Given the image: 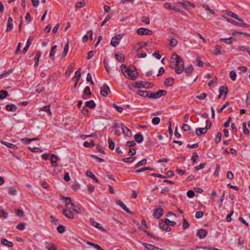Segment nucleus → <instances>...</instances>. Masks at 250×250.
<instances>
[{
  "mask_svg": "<svg viewBox=\"0 0 250 250\" xmlns=\"http://www.w3.org/2000/svg\"><path fill=\"white\" fill-rule=\"evenodd\" d=\"M175 55L176 63L174 64L173 62V65L171 64V67L175 68V72L177 74H181L184 70V62L182 59L177 54H174Z\"/></svg>",
  "mask_w": 250,
  "mask_h": 250,
  "instance_id": "nucleus-1",
  "label": "nucleus"
},
{
  "mask_svg": "<svg viewBox=\"0 0 250 250\" xmlns=\"http://www.w3.org/2000/svg\"><path fill=\"white\" fill-rule=\"evenodd\" d=\"M167 94V91L165 90H159L156 92H150L148 91L147 98L155 99L159 98L162 96H165Z\"/></svg>",
  "mask_w": 250,
  "mask_h": 250,
  "instance_id": "nucleus-2",
  "label": "nucleus"
},
{
  "mask_svg": "<svg viewBox=\"0 0 250 250\" xmlns=\"http://www.w3.org/2000/svg\"><path fill=\"white\" fill-rule=\"evenodd\" d=\"M135 67L133 66H129L128 68V69L127 70V75L128 76V77L127 76L126 78H130L132 80H135L137 77H138V73H135L134 72V70L135 69Z\"/></svg>",
  "mask_w": 250,
  "mask_h": 250,
  "instance_id": "nucleus-3",
  "label": "nucleus"
},
{
  "mask_svg": "<svg viewBox=\"0 0 250 250\" xmlns=\"http://www.w3.org/2000/svg\"><path fill=\"white\" fill-rule=\"evenodd\" d=\"M122 38V36L121 34H119L116 36H115L112 39V40L111 42V44L113 47H116L119 44Z\"/></svg>",
  "mask_w": 250,
  "mask_h": 250,
  "instance_id": "nucleus-4",
  "label": "nucleus"
},
{
  "mask_svg": "<svg viewBox=\"0 0 250 250\" xmlns=\"http://www.w3.org/2000/svg\"><path fill=\"white\" fill-rule=\"evenodd\" d=\"M137 33L139 35H151L152 34V31L148 29L145 28H140L137 30Z\"/></svg>",
  "mask_w": 250,
  "mask_h": 250,
  "instance_id": "nucleus-5",
  "label": "nucleus"
},
{
  "mask_svg": "<svg viewBox=\"0 0 250 250\" xmlns=\"http://www.w3.org/2000/svg\"><path fill=\"white\" fill-rule=\"evenodd\" d=\"M110 92V88L106 84H104L101 88V94L104 97H107Z\"/></svg>",
  "mask_w": 250,
  "mask_h": 250,
  "instance_id": "nucleus-6",
  "label": "nucleus"
},
{
  "mask_svg": "<svg viewBox=\"0 0 250 250\" xmlns=\"http://www.w3.org/2000/svg\"><path fill=\"white\" fill-rule=\"evenodd\" d=\"M159 226L161 229L167 231H169L171 230V228L168 227V226L167 225L164 220H161L159 222Z\"/></svg>",
  "mask_w": 250,
  "mask_h": 250,
  "instance_id": "nucleus-7",
  "label": "nucleus"
},
{
  "mask_svg": "<svg viewBox=\"0 0 250 250\" xmlns=\"http://www.w3.org/2000/svg\"><path fill=\"white\" fill-rule=\"evenodd\" d=\"M163 213H164L163 209L159 208H157L154 210L153 215L154 217H155L157 219H159L163 215Z\"/></svg>",
  "mask_w": 250,
  "mask_h": 250,
  "instance_id": "nucleus-8",
  "label": "nucleus"
},
{
  "mask_svg": "<svg viewBox=\"0 0 250 250\" xmlns=\"http://www.w3.org/2000/svg\"><path fill=\"white\" fill-rule=\"evenodd\" d=\"M177 6H182L184 8H187L189 6L194 7L193 4L188 1L184 0L183 2H178L176 3Z\"/></svg>",
  "mask_w": 250,
  "mask_h": 250,
  "instance_id": "nucleus-9",
  "label": "nucleus"
},
{
  "mask_svg": "<svg viewBox=\"0 0 250 250\" xmlns=\"http://www.w3.org/2000/svg\"><path fill=\"white\" fill-rule=\"evenodd\" d=\"M225 19L227 21H228V22H229L234 25H239V26H243L245 27H249V25H248L247 23H239V22H238L232 19H229V18L225 17Z\"/></svg>",
  "mask_w": 250,
  "mask_h": 250,
  "instance_id": "nucleus-10",
  "label": "nucleus"
},
{
  "mask_svg": "<svg viewBox=\"0 0 250 250\" xmlns=\"http://www.w3.org/2000/svg\"><path fill=\"white\" fill-rule=\"evenodd\" d=\"M62 213L66 217L68 218L73 219L74 218L73 212L69 210L68 208L64 209L62 211Z\"/></svg>",
  "mask_w": 250,
  "mask_h": 250,
  "instance_id": "nucleus-11",
  "label": "nucleus"
},
{
  "mask_svg": "<svg viewBox=\"0 0 250 250\" xmlns=\"http://www.w3.org/2000/svg\"><path fill=\"white\" fill-rule=\"evenodd\" d=\"M117 204L119 205L125 211L127 212L129 214H133L132 212H131L125 205V204L121 201L120 200H118L117 201Z\"/></svg>",
  "mask_w": 250,
  "mask_h": 250,
  "instance_id": "nucleus-12",
  "label": "nucleus"
},
{
  "mask_svg": "<svg viewBox=\"0 0 250 250\" xmlns=\"http://www.w3.org/2000/svg\"><path fill=\"white\" fill-rule=\"evenodd\" d=\"M13 19L11 17H9L7 23V29L6 30V32H10L12 29L13 28Z\"/></svg>",
  "mask_w": 250,
  "mask_h": 250,
  "instance_id": "nucleus-13",
  "label": "nucleus"
},
{
  "mask_svg": "<svg viewBox=\"0 0 250 250\" xmlns=\"http://www.w3.org/2000/svg\"><path fill=\"white\" fill-rule=\"evenodd\" d=\"M226 13L229 16L240 21L241 22L243 21V20L238 17V16L230 11H226Z\"/></svg>",
  "mask_w": 250,
  "mask_h": 250,
  "instance_id": "nucleus-14",
  "label": "nucleus"
},
{
  "mask_svg": "<svg viewBox=\"0 0 250 250\" xmlns=\"http://www.w3.org/2000/svg\"><path fill=\"white\" fill-rule=\"evenodd\" d=\"M121 129L123 131L124 134L127 137H130L132 135L131 131L126 126H122Z\"/></svg>",
  "mask_w": 250,
  "mask_h": 250,
  "instance_id": "nucleus-15",
  "label": "nucleus"
},
{
  "mask_svg": "<svg viewBox=\"0 0 250 250\" xmlns=\"http://www.w3.org/2000/svg\"><path fill=\"white\" fill-rule=\"evenodd\" d=\"M219 93H221L222 95L224 94V98H226V96L228 93L229 89L228 87L226 86H221L219 88Z\"/></svg>",
  "mask_w": 250,
  "mask_h": 250,
  "instance_id": "nucleus-16",
  "label": "nucleus"
},
{
  "mask_svg": "<svg viewBox=\"0 0 250 250\" xmlns=\"http://www.w3.org/2000/svg\"><path fill=\"white\" fill-rule=\"evenodd\" d=\"M174 79L172 77L166 78L164 81V84L166 86H171L173 85Z\"/></svg>",
  "mask_w": 250,
  "mask_h": 250,
  "instance_id": "nucleus-17",
  "label": "nucleus"
},
{
  "mask_svg": "<svg viewBox=\"0 0 250 250\" xmlns=\"http://www.w3.org/2000/svg\"><path fill=\"white\" fill-rule=\"evenodd\" d=\"M57 48V46L56 45L53 46L51 47L50 54H49V57H50V58L51 59V60L52 61H54V60H55L54 55L56 52Z\"/></svg>",
  "mask_w": 250,
  "mask_h": 250,
  "instance_id": "nucleus-18",
  "label": "nucleus"
},
{
  "mask_svg": "<svg viewBox=\"0 0 250 250\" xmlns=\"http://www.w3.org/2000/svg\"><path fill=\"white\" fill-rule=\"evenodd\" d=\"M0 142L2 144L5 145V146H6L7 147H8L10 148H12V149H14L17 148V146L13 144H12V143H9V142L4 141H1Z\"/></svg>",
  "mask_w": 250,
  "mask_h": 250,
  "instance_id": "nucleus-19",
  "label": "nucleus"
},
{
  "mask_svg": "<svg viewBox=\"0 0 250 250\" xmlns=\"http://www.w3.org/2000/svg\"><path fill=\"white\" fill-rule=\"evenodd\" d=\"M17 107L15 104H7L6 106V109L8 111L14 112L17 109Z\"/></svg>",
  "mask_w": 250,
  "mask_h": 250,
  "instance_id": "nucleus-20",
  "label": "nucleus"
},
{
  "mask_svg": "<svg viewBox=\"0 0 250 250\" xmlns=\"http://www.w3.org/2000/svg\"><path fill=\"white\" fill-rule=\"evenodd\" d=\"M207 129L204 128H198L196 129V134L197 136H200L202 134H205L207 132Z\"/></svg>",
  "mask_w": 250,
  "mask_h": 250,
  "instance_id": "nucleus-21",
  "label": "nucleus"
},
{
  "mask_svg": "<svg viewBox=\"0 0 250 250\" xmlns=\"http://www.w3.org/2000/svg\"><path fill=\"white\" fill-rule=\"evenodd\" d=\"M42 53L40 51L37 52L36 55L35 56L34 58V61H35V64H34V67H37L39 64V62L40 58L41 56Z\"/></svg>",
  "mask_w": 250,
  "mask_h": 250,
  "instance_id": "nucleus-22",
  "label": "nucleus"
},
{
  "mask_svg": "<svg viewBox=\"0 0 250 250\" xmlns=\"http://www.w3.org/2000/svg\"><path fill=\"white\" fill-rule=\"evenodd\" d=\"M134 139L137 143H140L143 141L144 137L142 134L140 133H137L135 135Z\"/></svg>",
  "mask_w": 250,
  "mask_h": 250,
  "instance_id": "nucleus-23",
  "label": "nucleus"
},
{
  "mask_svg": "<svg viewBox=\"0 0 250 250\" xmlns=\"http://www.w3.org/2000/svg\"><path fill=\"white\" fill-rule=\"evenodd\" d=\"M86 175L87 176L92 178L96 183L99 182L98 178L95 176V175L93 174V173L91 171L87 170L86 172Z\"/></svg>",
  "mask_w": 250,
  "mask_h": 250,
  "instance_id": "nucleus-24",
  "label": "nucleus"
},
{
  "mask_svg": "<svg viewBox=\"0 0 250 250\" xmlns=\"http://www.w3.org/2000/svg\"><path fill=\"white\" fill-rule=\"evenodd\" d=\"M115 57L116 59L120 62H123L125 61V56L122 54L120 53H116Z\"/></svg>",
  "mask_w": 250,
  "mask_h": 250,
  "instance_id": "nucleus-25",
  "label": "nucleus"
},
{
  "mask_svg": "<svg viewBox=\"0 0 250 250\" xmlns=\"http://www.w3.org/2000/svg\"><path fill=\"white\" fill-rule=\"evenodd\" d=\"M222 47L220 45H217L215 46L214 54L215 55H220L222 53Z\"/></svg>",
  "mask_w": 250,
  "mask_h": 250,
  "instance_id": "nucleus-26",
  "label": "nucleus"
},
{
  "mask_svg": "<svg viewBox=\"0 0 250 250\" xmlns=\"http://www.w3.org/2000/svg\"><path fill=\"white\" fill-rule=\"evenodd\" d=\"M81 77V72H80V70H78L77 71H76V72H75V76L72 78V79L75 81L76 83H77L80 78Z\"/></svg>",
  "mask_w": 250,
  "mask_h": 250,
  "instance_id": "nucleus-27",
  "label": "nucleus"
},
{
  "mask_svg": "<svg viewBox=\"0 0 250 250\" xmlns=\"http://www.w3.org/2000/svg\"><path fill=\"white\" fill-rule=\"evenodd\" d=\"M91 224L93 226L99 229L100 230L103 231V232H105V229L102 227V225L99 223L93 221L91 222Z\"/></svg>",
  "mask_w": 250,
  "mask_h": 250,
  "instance_id": "nucleus-28",
  "label": "nucleus"
},
{
  "mask_svg": "<svg viewBox=\"0 0 250 250\" xmlns=\"http://www.w3.org/2000/svg\"><path fill=\"white\" fill-rule=\"evenodd\" d=\"M62 199L64 201L65 205L68 206L69 205H71V206H73V203L71 202V199L70 197H65L62 196Z\"/></svg>",
  "mask_w": 250,
  "mask_h": 250,
  "instance_id": "nucleus-29",
  "label": "nucleus"
},
{
  "mask_svg": "<svg viewBox=\"0 0 250 250\" xmlns=\"http://www.w3.org/2000/svg\"><path fill=\"white\" fill-rule=\"evenodd\" d=\"M96 106V104L93 100H90L89 101H87L85 103V106L88 107L90 108H93Z\"/></svg>",
  "mask_w": 250,
  "mask_h": 250,
  "instance_id": "nucleus-30",
  "label": "nucleus"
},
{
  "mask_svg": "<svg viewBox=\"0 0 250 250\" xmlns=\"http://www.w3.org/2000/svg\"><path fill=\"white\" fill-rule=\"evenodd\" d=\"M148 92L147 91H144L141 90H138L136 91V93L138 95L144 97H147L148 95Z\"/></svg>",
  "mask_w": 250,
  "mask_h": 250,
  "instance_id": "nucleus-31",
  "label": "nucleus"
},
{
  "mask_svg": "<svg viewBox=\"0 0 250 250\" xmlns=\"http://www.w3.org/2000/svg\"><path fill=\"white\" fill-rule=\"evenodd\" d=\"M232 35L234 36L238 35H242L246 37H250V34L249 33H246V32H238L237 31H234L232 33Z\"/></svg>",
  "mask_w": 250,
  "mask_h": 250,
  "instance_id": "nucleus-32",
  "label": "nucleus"
},
{
  "mask_svg": "<svg viewBox=\"0 0 250 250\" xmlns=\"http://www.w3.org/2000/svg\"><path fill=\"white\" fill-rule=\"evenodd\" d=\"M193 70L194 68L193 66L192 65H190L185 69V71L187 75H190L193 73Z\"/></svg>",
  "mask_w": 250,
  "mask_h": 250,
  "instance_id": "nucleus-33",
  "label": "nucleus"
},
{
  "mask_svg": "<svg viewBox=\"0 0 250 250\" xmlns=\"http://www.w3.org/2000/svg\"><path fill=\"white\" fill-rule=\"evenodd\" d=\"M132 85L136 88H142L145 87V84L143 82H137L132 84Z\"/></svg>",
  "mask_w": 250,
  "mask_h": 250,
  "instance_id": "nucleus-34",
  "label": "nucleus"
},
{
  "mask_svg": "<svg viewBox=\"0 0 250 250\" xmlns=\"http://www.w3.org/2000/svg\"><path fill=\"white\" fill-rule=\"evenodd\" d=\"M73 207V210L74 211H75L77 213H80L81 212V206L79 205H75L74 204H73V206H72Z\"/></svg>",
  "mask_w": 250,
  "mask_h": 250,
  "instance_id": "nucleus-35",
  "label": "nucleus"
},
{
  "mask_svg": "<svg viewBox=\"0 0 250 250\" xmlns=\"http://www.w3.org/2000/svg\"><path fill=\"white\" fill-rule=\"evenodd\" d=\"M1 243L2 245L8 246L9 247H12L13 246V243L11 242L8 241L6 239H2Z\"/></svg>",
  "mask_w": 250,
  "mask_h": 250,
  "instance_id": "nucleus-36",
  "label": "nucleus"
},
{
  "mask_svg": "<svg viewBox=\"0 0 250 250\" xmlns=\"http://www.w3.org/2000/svg\"><path fill=\"white\" fill-rule=\"evenodd\" d=\"M38 139L36 138H34L33 139H28L27 138H24L21 139V141L24 144H27L32 141H35V140H36Z\"/></svg>",
  "mask_w": 250,
  "mask_h": 250,
  "instance_id": "nucleus-37",
  "label": "nucleus"
},
{
  "mask_svg": "<svg viewBox=\"0 0 250 250\" xmlns=\"http://www.w3.org/2000/svg\"><path fill=\"white\" fill-rule=\"evenodd\" d=\"M164 7L166 9H168L170 10H173L175 12H180V10H177L175 7H172L170 4L169 3H166L164 4Z\"/></svg>",
  "mask_w": 250,
  "mask_h": 250,
  "instance_id": "nucleus-38",
  "label": "nucleus"
},
{
  "mask_svg": "<svg viewBox=\"0 0 250 250\" xmlns=\"http://www.w3.org/2000/svg\"><path fill=\"white\" fill-rule=\"evenodd\" d=\"M75 64L74 63H71L69 65L68 69L66 70V72H65V74H66V76H70V74L72 71L71 69H72L75 67Z\"/></svg>",
  "mask_w": 250,
  "mask_h": 250,
  "instance_id": "nucleus-39",
  "label": "nucleus"
},
{
  "mask_svg": "<svg viewBox=\"0 0 250 250\" xmlns=\"http://www.w3.org/2000/svg\"><path fill=\"white\" fill-rule=\"evenodd\" d=\"M68 49H69V44H68V42H67L65 45V46H64V48L63 49V51L62 54V58H64L66 57V56L67 55Z\"/></svg>",
  "mask_w": 250,
  "mask_h": 250,
  "instance_id": "nucleus-40",
  "label": "nucleus"
},
{
  "mask_svg": "<svg viewBox=\"0 0 250 250\" xmlns=\"http://www.w3.org/2000/svg\"><path fill=\"white\" fill-rule=\"evenodd\" d=\"M8 95V92L6 90H2L0 91V99L2 100L6 98Z\"/></svg>",
  "mask_w": 250,
  "mask_h": 250,
  "instance_id": "nucleus-41",
  "label": "nucleus"
},
{
  "mask_svg": "<svg viewBox=\"0 0 250 250\" xmlns=\"http://www.w3.org/2000/svg\"><path fill=\"white\" fill-rule=\"evenodd\" d=\"M222 134L220 132H218L214 139V141L216 144L219 143L221 140Z\"/></svg>",
  "mask_w": 250,
  "mask_h": 250,
  "instance_id": "nucleus-42",
  "label": "nucleus"
},
{
  "mask_svg": "<svg viewBox=\"0 0 250 250\" xmlns=\"http://www.w3.org/2000/svg\"><path fill=\"white\" fill-rule=\"evenodd\" d=\"M146 163V159H144L141 161L138 162L134 166V168H136L139 167L140 166L145 164Z\"/></svg>",
  "mask_w": 250,
  "mask_h": 250,
  "instance_id": "nucleus-43",
  "label": "nucleus"
},
{
  "mask_svg": "<svg viewBox=\"0 0 250 250\" xmlns=\"http://www.w3.org/2000/svg\"><path fill=\"white\" fill-rule=\"evenodd\" d=\"M143 245L146 248L149 250H155V249H156L155 246L151 244H148L147 243H143Z\"/></svg>",
  "mask_w": 250,
  "mask_h": 250,
  "instance_id": "nucleus-44",
  "label": "nucleus"
},
{
  "mask_svg": "<svg viewBox=\"0 0 250 250\" xmlns=\"http://www.w3.org/2000/svg\"><path fill=\"white\" fill-rule=\"evenodd\" d=\"M50 105L44 106L41 108V110L43 111H45L47 112V114L49 115H51V112L50 110Z\"/></svg>",
  "mask_w": 250,
  "mask_h": 250,
  "instance_id": "nucleus-45",
  "label": "nucleus"
},
{
  "mask_svg": "<svg viewBox=\"0 0 250 250\" xmlns=\"http://www.w3.org/2000/svg\"><path fill=\"white\" fill-rule=\"evenodd\" d=\"M58 160V156L55 154H52L50 158L51 164L56 163Z\"/></svg>",
  "mask_w": 250,
  "mask_h": 250,
  "instance_id": "nucleus-46",
  "label": "nucleus"
},
{
  "mask_svg": "<svg viewBox=\"0 0 250 250\" xmlns=\"http://www.w3.org/2000/svg\"><path fill=\"white\" fill-rule=\"evenodd\" d=\"M108 142L109 144V148L111 150H113L115 148L114 142L112 141L111 138H108Z\"/></svg>",
  "mask_w": 250,
  "mask_h": 250,
  "instance_id": "nucleus-47",
  "label": "nucleus"
},
{
  "mask_svg": "<svg viewBox=\"0 0 250 250\" xmlns=\"http://www.w3.org/2000/svg\"><path fill=\"white\" fill-rule=\"evenodd\" d=\"M146 170H153V169L152 168H150L149 167H143L142 168H141V169H138L137 170L135 171V172L137 173H140V172H144Z\"/></svg>",
  "mask_w": 250,
  "mask_h": 250,
  "instance_id": "nucleus-48",
  "label": "nucleus"
},
{
  "mask_svg": "<svg viewBox=\"0 0 250 250\" xmlns=\"http://www.w3.org/2000/svg\"><path fill=\"white\" fill-rule=\"evenodd\" d=\"M232 39H233V38L231 37L229 38H228V39H220V41H223L224 42H225L227 44H232V41H231V40Z\"/></svg>",
  "mask_w": 250,
  "mask_h": 250,
  "instance_id": "nucleus-49",
  "label": "nucleus"
},
{
  "mask_svg": "<svg viewBox=\"0 0 250 250\" xmlns=\"http://www.w3.org/2000/svg\"><path fill=\"white\" fill-rule=\"evenodd\" d=\"M17 192V190L14 187H11L9 189L8 193L11 195H15Z\"/></svg>",
  "mask_w": 250,
  "mask_h": 250,
  "instance_id": "nucleus-50",
  "label": "nucleus"
},
{
  "mask_svg": "<svg viewBox=\"0 0 250 250\" xmlns=\"http://www.w3.org/2000/svg\"><path fill=\"white\" fill-rule=\"evenodd\" d=\"M121 70L122 71V73L124 74V76L125 77H127V75H126L125 74V73L127 72V70L126 69H128V68H127L126 65L124 64H123L121 65Z\"/></svg>",
  "mask_w": 250,
  "mask_h": 250,
  "instance_id": "nucleus-51",
  "label": "nucleus"
},
{
  "mask_svg": "<svg viewBox=\"0 0 250 250\" xmlns=\"http://www.w3.org/2000/svg\"><path fill=\"white\" fill-rule=\"evenodd\" d=\"M28 149L32 152H42V150L41 148L38 147H34L33 148L29 147Z\"/></svg>",
  "mask_w": 250,
  "mask_h": 250,
  "instance_id": "nucleus-52",
  "label": "nucleus"
},
{
  "mask_svg": "<svg viewBox=\"0 0 250 250\" xmlns=\"http://www.w3.org/2000/svg\"><path fill=\"white\" fill-rule=\"evenodd\" d=\"M164 220L165 221L167 225L168 226V227H169V226H173L176 224V222L171 221L169 219L167 218H166Z\"/></svg>",
  "mask_w": 250,
  "mask_h": 250,
  "instance_id": "nucleus-53",
  "label": "nucleus"
},
{
  "mask_svg": "<svg viewBox=\"0 0 250 250\" xmlns=\"http://www.w3.org/2000/svg\"><path fill=\"white\" fill-rule=\"evenodd\" d=\"M210 233L208 230L204 229H200L196 234H208Z\"/></svg>",
  "mask_w": 250,
  "mask_h": 250,
  "instance_id": "nucleus-54",
  "label": "nucleus"
},
{
  "mask_svg": "<svg viewBox=\"0 0 250 250\" xmlns=\"http://www.w3.org/2000/svg\"><path fill=\"white\" fill-rule=\"evenodd\" d=\"M134 159H135V157H128V158H124L123 159V161L125 163H132Z\"/></svg>",
  "mask_w": 250,
  "mask_h": 250,
  "instance_id": "nucleus-55",
  "label": "nucleus"
},
{
  "mask_svg": "<svg viewBox=\"0 0 250 250\" xmlns=\"http://www.w3.org/2000/svg\"><path fill=\"white\" fill-rule=\"evenodd\" d=\"M199 156L197 155L196 152H194L193 155L191 158V160L192 161L193 164H194L196 162V160L198 159Z\"/></svg>",
  "mask_w": 250,
  "mask_h": 250,
  "instance_id": "nucleus-56",
  "label": "nucleus"
},
{
  "mask_svg": "<svg viewBox=\"0 0 250 250\" xmlns=\"http://www.w3.org/2000/svg\"><path fill=\"white\" fill-rule=\"evenodd\" d=\"M160 122V119L159 117H154L152 120V123L153 124L156 125L159 124Z\"/></svg>",
  "mask_w": 250,
  "mask_h": 250,
  "instance_id": "nucleus-57",
  "label": "nucleus"
},
{
  "mask_svg": "<svg viewBox=\"0 0 250 250\" xmlns=\"http://www.w3.org/2000/svg\"><path fill=\"white\" fill-rule=\"evenodd\" d=\"M230 78L232 81H235L236 77V74L235 71H231L229 73Z\"/></svg>",
  "mask_w": 250,
  "mask_h": 250,
  "instance_id": "nucleus-58",
  "label": "nucleus"
},
{
  "mask_svg": "<svg viewBox=\"0 0 250 250\" xmlns=\"http://www.w3.org/2000/svg\"><path fill=\"white\" fill-rule=\"evenodd\" d=\"M85 5V3L84 1L78 2L76 4L75 7L76 8H80V7H83Z\"/></svg>",
  "mask_w": 250,
  "mask_h": 250,
  "instance_id": "nucleus-59",
  "label": "nucleus"
},
{
  "mask_svg": "<svg viewBox=\"0 0 250 250\" xmlns=\"http://www.w3.org/2000/svg\"><path fill=\"white\" fill-rule=\"evenodd\" d=\"M83 93L86 95L89 96L91 95V92L90 91V87L89 86H86L84 89Z\"/></svg>",
  "mask_w": 250,
  "mask_h": 250,
  "instance_id": "nucleus-60",
  "label": "nucleus"
},
{
  "mask_svg": "<svg viewBox=\"0 0 250 250\" xmlns=\"http://www.w3.org/2000/svg\"><path fill=\"white\" fill-rule=\"evenodd\" d=\"M112 106L116 108V110L120 113H121L123 110V108L122 106H119L116 104H113Z\"/></svg>",
  "mask_w": 250,
  "mask_h": 250,
  "instance_id": "nucleus-61",
  "label": "nucleus"
},
{
  "mask_svg": "<svg viewBox=\"0 0 250 250\" xmlns=\"http://www.w3.org/2000/svg\"><path fill=\"white\" fill-rule=\"evenodd\" d=\"M57 230L59 233H62L65 230V227L63 225H59L57 228Z\"/></svg>",
  "mask_w": 250,
  "mask_h": 250,
  "instance_id": "nucleus-62",
  "label": "nucleus"
},
{
  "mask_svg": "<svg viewBox=\"0 0 250 250\" xmlns=\"http://www.w3.org/2000/svg\"><path fill=\"white\" fill-rule=\"evenodd\" d=\"M187 196L188 197L191 198H193L195 196L194 192L192 190H189L187 192Z\"/></svg>",
  "mask_w": 250,
  "mask_h": 250,
  "instance_id": "nucleus-63",
  "label": "nucleus"
},
{
  "mask_svg": "<svg viewBox=\"0 0 250 250\" xmlns=\"http://www.w3.org/2000/svg\"><path fill=\"white\" fill-rule=\"evenodd\" d=\"M178 43V41L175 39H171L170 41V45L171 46H175Z\"/></svg>",
  "mask_w": 250,
  "mask_h": 250,
  "instance_id": "nucleus-64",
  "label": "nucleus"
}]
</instances>
